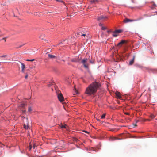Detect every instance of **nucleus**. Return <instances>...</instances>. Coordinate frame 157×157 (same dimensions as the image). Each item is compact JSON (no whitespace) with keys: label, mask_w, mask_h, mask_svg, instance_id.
<instances>
[{"label":"nucleus","mask_w":157,"mask_h":157,"mask_svg":"<svg viewBox=\"0 0 157 157\" xmlns=\"http://www.w3.org/2000/svg\"><path fill=\"white\" fill-rule=\"evenodd\" d=\"M100 83L94 82L90 85L86 89L85 94L90 96L95 93L98 89L100 86Z\"/></svg>","instance_id":"1"},{"label":"nucleus","mask_w":157,"mask_h":157,"mask_svg":"<svg viewBox=\"0 0 157 157\" xmlns=\"http://www.w3.org/2000/svg\"><path fill=\"white\" fill-rule=\"evenodd\" d=\"M129 134L128 133V138L129 137Z\"/></svg>","instance_id":"41"},{"label":"nucleus","mask_w":157,"mask_h":157,"mask_svg":"<svg viewBox=\"0 0 157 157\" xmlns=\"http://www.w3.org/2000/svg\"><path fill=\"white\" fill-rule=\"evenodd\" d=\"M74 90H75V92H76V94H78V91L76 90V88H75V89Z\"/></svg>","instance_id":"25"},{"label":"nucleus","mask_w":157,"mask_h":157,"mask_svg":"<svg viewBox=\"0 0 157 157\" xmlns=\"http://www.w3.org/2000/svg\"><path fill=\"white\" fill-rule=\"evenodd\" d=\"M32 146L31 145V144H29V150H31V149H32Z\"/></svg>","instance_id":"26"},{"label":"nucleus","mask_w":157,"mask_h":157,"mask_svg":"<svg viewBox=\"0 0 157 157\" xmlns=\"http://www.w3.org/2000/svg\"><path fill=\"white\" fill-rule=\"evenodd\" d=\"M36 147V145L34 144L33 145V148H35V147Z\"/></svg>","instance_id":"32"},{"label":"nucleus","mask_w":157,"mask_h":157,"mask_svg":"<svg viewBox=\"0 0 157 157\" xmlns=\"http://www.w3.org/2000/svg\"><path fill=\"white\" fill-rule=\"evenodd\" d=\"M7 56H8V55H5L2 56H0V57H4V58H5Z\"/></svg>","instance_id":"22"},{"label":"nucleus","mask_w":157,"mask_h":157,"mask_svg":"<svg viewBox=\"0 0 157 157\" xmlns=\"http://www.w3.org/2000/svg\"><path fill=\"white\" fill-rule=\"evenodd\" d=\"M123 21L125 23H127L128 22V18H126L125 19L123 20Z\"/></svg>","instance_id":"18"},{"label":"nucleus","mask_w":157,"mask_h":157,"mask_svg":"<svg viewBox=\"0 0 157 157\" xmlns=\"http://www.w3.org/2000/svg\"><path fill=\"white\" fill-rule=\"evenodd\" d=\"M107 17L106 16H100L98 17H97V20L98 21L106 18Z\"/></svg>","instance_id":"8"},{"label":"nucleus","mask_w":157,"mask_h":157,"mask_svg":"<svg viewBox=\"0 0 157 157\" xmlns=\"http://www.w3.org/2000/svg\"><path fill=\"white\" fill-rule=\"evenodd\" d=\"M99 26H101V27H102V25H103L101 23H99Z\"/></svg>","instance_id":"29"},{"label":"nucleus","mask_w":157,"mask_h":157,"mask_svg":"<svg viewBox=\"0 0 157 157\" xmlns=\"http://www.w3.org/2000/svg\"><path fill=\"white\" fill-rule=\"evenodd\" d=\"M6 38H2V39H5V42H6Z\"/></svg>","instance_id":"33"},{"label":"nucleus","mask_w":157,"mask_h":157,"mask_svg":"<svg viewBox=\"0 0 157 157\" xmlns=\"http://www.w3.org/2000/svg\"><path fill=\"white\" fill-rule=\"evenodd\" d=\"M134 21V20H130V19H128V22H132V21Z\"/></svg>","instance_id":"28"},{"label":"nucleus","mask_w":157,"mask_h":157,"mask_svg":"<svg viewBox=\"0 0 157 157\" xmlns=\"http://www.w3.org/2000/svg\"><path fill=\"white\" fill-rule=\"evenodd\" d=\"M21 68H22V72H24V70L25 68V65L23 63H21Z\"/></svg>","instance_id":"11"},{"label":"nucleus","mask_w":157,"mask_h":157,"mask_svg":"<svg viewBox=\"0 0 157 157\" xmlns=\"http://www.w3.org/2000/svg\"><path fill=\"white\" fill-rule=\"evenodd\" d=\"M127 131L125 133H123L121 134L119 137L116 138L115 139H127V133H126Z\"/></svg>","instance_id":"2"},{"label":"nucleus","mask_w":157,"mask_h":157,"mask_svg":"<svg viewBox=\"0 0 157 157\" xmlns=\"http://www.w3.org/2000/svg\"><path fill=\"white\" fill-rule=\"evenodd\" d=\"M24 128L26 129H28L29 128V126L27 125L24 124Z\"/></svg>","instance_id":"17"},{"label":"nucleus","mask_w":157,"mask_h":157,"mask_svg":"<svg viewBox=\"0 0 157 157\" xmlns=\"http://www.w3.org/2000/svg\"><path fill=\"white\" fill-rule=\"evenodd\" d=\"M126 48H124V49L123 51L122 52V56L124 58V59H128V56L127 55V53H126Z\"/></svg>","instance_id":"6"},{"label":"nucleus","mask_w":157,"mask_h":157,"mask_svg":"<svg viewBox=\"0 0 157 157\" xmlns=\"http://www.w3.org/2000/svg\"><path fill=\"white\" fill-rule=\"evenodd\" d=\"M35 60V59H27L26 60V61H31V62H32V61H34Z\"/></svg>","instance_id":"19"},{"label":"nucleus","mask_w":157,"mask_h":157,"mask_svg":"<svg viewBox=\"0 0 157 157\" xmlns=\"http://www.w3.org/2000/svg\"><path fill=\"white\" fill-rule=\"evenodd\" d=\"M117 33H115V31L113 32V37H117L118 35L117 34Z\"/></svg>","instance_id":"15"},{"label":"nucleus","mask_w":157,"mask_h":157,"mask_svg":"<svg viewBox=\"0 0 157 157\" xmlns=\"http://www.w3.org/2000/svg\"><path fill=\"white\" fill-rule=\"evenodd\" d=\"M105 114H103L101 117V118H105Z\"/></svg>","instance_id":"23"},{"label":"nucleus","mask_w":157,"mask_h":157,"mask_svg":"<svg viewBox=\"0 0 157 157\" xmlns=\"http://www.w3.org/2000/svg\"><path fill=\"white\" fill-rule=\"evenodd\" d=\"M39 38L40 39H43V37H42V36H39Z\"/></svg>","instance_id":"30"},{"label":"nucleus","mask_w":157,"mask_h":157,"mask_svg":"<svg viewBox=\"0 0 157 157\" xmlns=\"http://www.w3.org/2000/svg\"><path fill=\"white\" fill-rule=\"evenodd\" d=\"M115 94L117 98H121V95L119 92H116Z\"/></svg>","instance_id":"9"},{"label":"nucleus","mask_w":157,"mask_h":157,"mask_svg":"<svg viewBox=\"0 0 157 157\" xmlns=\"http://www.w3.org/2000/svg\"><path fill=\"white\" fill-rule=\"evenodd\" d=\"M71 61H72V62H75V60H72Z\"/></svg>","instance_id":"38"},{"label":"nucleus","mask_w":157,"mask_h":157,"mask_svg":"<svg viewBox=\"0 0 157 157\" xmlns=\"http://www.w3.org/2000/svg\"><path fill=\"white\" fill-rule=\"evenodd\" d=\"M51 84H49L48 85V86H51Z\"/></svg>","instance_id":"39"},{"label":"nucleus","mask_w":157,"mask_h":157,"mask_svg":"<svg viewBox=\"0 0 157 157\" xmlns=\"http://www.w3.org/2000/svg\"><path fill=\"white\" fill-rule=\"evenodd\" d=\"M87 61V59H82L81 61V63L83 64L84 67L86 68H88V65L86 63Z\"/></svg>","instance_id":"5"},{"label":"nucleus","mask_w":157,"mask_h":157,"mask_svg":"<svg viewBox=\"0 0 157 157\" xmlns=\"http://www.w3.org/2000/svg\"><path fill=\"white\" fill-rule=\"evenodd\" d=\"M122 29H119L115 30V33H119L122 32L123 31Z\"/></svg>","instance_id":"14"},{"label":"nucleus","mask_w":157,"mask_h":157,"mask_svg":"<svg viewBox=\"0 0 157 157\" xmlns=\"http://www.w3.org/2000/svg\"><path fill=\"white\" fill-rule=\"evenodd\" d=\"M26 111V110H22V112L23 113H25Z\"/></svg>","instance_id":"36"},{"label":"nucleus","mask_w":157,"mask_h":157,"mask_svg":"<svg viewBox=\"0 0 157 157\" xmlns=\"http://www.w3.org/2000/svg\"><path fill=\"white\" fill-rule=\"evenodd\" d=\"M124 113L125 114H126V115H128V113L125 112V113Z\"/></svg>","instance_id":"37"},{"label":"nucleus","mask_w":157,"mask_h":157,"mask_svg":"<svg viewBox=\"0 0 157 157\" xmlns=\"http://www.w3.org/2000/svg\"><path fill=\"white\" fill-rule=\"evenodd\" d=\"M83 131L84 132H85L86 133H89L87 131Z\"/></svg>","instance_id":"34"},{"label":"nucleus","mask_w":157,"mask_h":157,"mask_svg":"<svg viewBox=\"0 0 157 157\" xmlns=\"http://www.w3.org/2000/svg\"><path fill=\"white\" fill-rule=\"evenodd\" d=\"M135 58L133 57V59L131 60L129 63V64L130 65H132L134 63Z\"/></svg>","instance_id":"13"},{"label":"nucleus","mask_w":157,"mask_h":157,"mask_svg":"<svg viewBox=\"0 0 157 157\" xmlns=\"http://www.w3.org/2000/svg\"><path fill=\"white\" fill-rule=\"evenodd\" d=\"M110 32V31H107V32Z\"/></svg>","instance_id":"40"},{"label":"nucleus","mask_w":157,"mask_h":157,"mask_svg":"<svg viewBox=\"0 0 157 157\" xmlns=\"http://www.w3.org/2000/svg\"><path fill=\"white\" fill-rule=\"evenodd\" d=\"M32 109L31 107L29 106L28 107V111L29 112H31L32 111Z\"/></svg>","instance_id":"16"},{"label":"nucleus","mask_w":157,"mask_h":157,"mask_svg":"<svg viewBox=\"0 0 157 157\" xmlns=\"http://www.w3.org/2000/svg\"><path fill=\"white\" fill-rule=\"evenodd\" d=\"M123 44H124L125 46H126L127 45V41L122 40L117 45L118 46L121 47Z\"/></svg>","instance_id":"4"},{"label":"nucleus","mask_w":157,"mask_h":157,"mask_svg":"<svg viewBox=\"0 0 157 157\" xmlns=\"http://www.w3.org/2000/svg\"><path fill=\"white\" fill-rule=\"evenodd\" d=\"M86 35V34H82V36H85Z\"/></svg>","instance_id":"35"},{"label":"nucleus","mask_w":157,"mask_h":157,"mask_svg":"<svg viewBox=\"0 0 157 157\" xmlns=\"http://www.w3.org/2000/svg\"><path fill=\"white\" fill-rule=\"evenodd\" d=\"M28 76V75H26L25 76V78L26 79V78H27Z\"/></svg>","instance_id":"31"},{"label":"nucleus","mask_w":157,"mask_h":157,"mask_svg":"<svg viewBox=\"0 0 157 157\" xmlns=\"http://www.w3.org/2000/svg\"><path fill=\"white\" fill-rule=\"evenodd\" d=\"M57 94L58 99L60 101V102H62L63 101H64V98L62 94L61 93H59V92L58 93H57Z\"/></svg>","instance_id":"3"},{"label":"nucleus","mask_w":157,"mask_h":157,"mask_svg":"<svg viewBox=\"0 0 157 157\" xmlns=\"http://www.w3.org/2000/svg\"><path fill=\"white\" fill-rule=\"evenodd\" d=\"M61 128H66V129H67V127H66V125H61Z\"/></svg>","instance_id":"20"},{"label":"nucleus","mask_w":157,"mask_h":157,"mask_svg":"<svg viewBox=\"0 0 157 157\" xmlns=\"http://www.w3.org/2000/svg\"><path fill=\"white\" fill-rule=\"evenodd\" d=\"M46 54L48 55V57L50 59H52L57 57L56 56L48 53V52L46 53Z\"/></svg>","instance_id":"7"},{"label":"nucleus","mask_w":157,"mask_h":157,"mask_svg":"<svg viewBox=\"0 0 157 157\" xmlns=\"http://www.w3.org/2000/svg\"><path fill=\"white\" fill-rule=\"evenodd\" d=\"M91 3L92 4H96L98 2V0H93L90 1Z\"/></svg>","instance_id":"12"},{"label":"nucleus","mask_w":157,"mask_h":157,"mask_svg":"<svg viewBox=\"0 0 157 157\" xmlns=\"http://www.w3.org/2000/svg\"><path fill=\"white\" fill-rule=\"evenodd\" d=\"M26 105L25 104H20L18 105V107L22 108H24Z\"/></svg>","instance_id":"10"},{"label":"nucleus","mask_w":157,"mask_h":157,"mask_svg":"<svg viewBox=\"0 0 157 157\" xmlns=\"http://www.w3.org/2000/svg\"><path fill=\"white\" fill-rule=\"evenodd\" d=\"M101 29H102V30H105V29H106V28L105 27H104V26H102L101 27Z\"/></svg>","instance_id":"24"},{"label":"nucleus","mask_w":157,"mask_h":157,"mask_svg":"<svg viewBox=\"0 0 157 157\" xmlns=\"http://www.w3.org/2000/svg\"><path fill=\"white\" fill-rule=\"evenodd\" d=\"M56 1H59V2H62L63 3H64V2H63V1H62V0H56Z\"/></svg>","instance_id":"27"},{"label":"nucleus","mask_w":157,"mask_h":157,"mask_svg":"<svg viewBox=\"0 0 157 157\" xmlns=\"http://www.w3.org/2000/svg\"><path fill=\"white\" fill-rule=\"evenodd\" d=\"M150 117L152 119L154 118L155 117V116L154 114H151L150 116Z\"/></svg>","instance_id":"21"}]
</instances>
